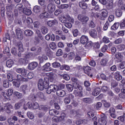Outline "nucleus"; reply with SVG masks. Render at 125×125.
<instances>
[{
    "label": "nucleus",
    "instance_id": "nucleus-11",
    "mask_svg": "<svg viewBox=\"0 0 125 125\" xmlns=\"http://www.w3.org/2000/svg\"><path fill=\"white\" fill-rule=\"evenodd\" d=\"M108 17V12L106 9H103L102 10L101 16L100 17V20H105V18Z\"/></svg>",
    "mask_w": 125,
    "mask_h": 125
},
{
    "label": "nucleus",
    "instance_id": "nucleus-33",
    "mask_svg": "<svg viewBox=\"0 0 125 125\" xmlns=\"http://www.w3.org/2000/svg\"><path fill=\"white\" fill-rule=\"evenodd\" d=\"M100 92H101V89L98 87L95 88L93 91V94H99Z\"/></svg>",
    "mask_w": 125,
    "mask_h": 125
},
{
    "label": "nucleus",
    "instance_id": "nucleus-2",
    "mask_svg": "<svg viewBox=\"0 0 125 125\" xmlns=\"http://www.w3.org/2000/svg\"><path fill=\"white\" fill-rule=\"evenodd\" d=\"M45 85H48V82L46 81V79H44V80L42 79H40L38 83V88L40 90H43Z\"/></svg>",
    "mask_w": 125,
    "mask_h": 125
},
{
    "label": "nucleus",
    "instance_id": "nucleus-38",
    "mask_svg": "<svg viewBox=\"0 0 125 125\" xmlns=\"http://www.w3.org/2000/svg\"><path fill=\"white\" fill-rule=\"evenodd\" d=\"M36 34L37 35L38 37L40 39V40H43V37H42V33H41V31L39 30H36Z\"/></svg>",
    "mask_w": 125,
    "mask_h": 125
},
{
    "label": "nucleus",
    "instance_id": "nucleus-6",
    "mask_svg": "<svg viewBox=\"0 0 125 125\" xmlns=\"http://www.w3.org/2000/svg\"><path fill=\"white\" fill-rule=\"evenodd\" d=\"M4 111H5L6 113H10L11 110H13V106L9 103L6 104L4 106Z\"/></svg>",
    "mask_w": 125,
    "mask_h": 125
},
{
    "label": "nucleus",
    "instance_id": "nucleus-44",
    "mask_svg": "<svg viewBox=\"0 0 125 125\" xmlns=\"http://www.w3.org/2000/svg\"><path fill=\"white\" fill-rule=\"evenodd\" d=\"M103 42L104 43H109L110 42V40H109V38L106 36H104L103 38Z\"/></svg>",
    "mask_w": 125,
    "mask_h": 125
},
{
    "label": "nucleus",
    "instance_id": "nucleus-21",
    "mask_svg": "<svg viewBox=\"0 0 125 125\" xmlns=\"http://www.w3.org/2000/svg\"><path fill=\"white\" fill-rule=\"evenodd\" d=\"M50 116H55V115H59V111L55 109H51L49 111Z\"/></svg>",
    "mask_w": 125,
    "mask_h": 125
},
{
    "label": "nucleus",
    "instance_id": "nucleus-35",
    "mask_svg": "<svg viewBox=\"0 0 125 125\" xmlns=\"http://www.w3.org/2000/svg\"><path fill=\"white\" fill-rule=\"evenodd\" d=\"M117 49L120 51H122L123 50H125V44H121L117 45Z\"/></svg>",
    "mask_w": 125,
    "mask_h": 125
},
{
    "label": "nucleus",
    "instance_id": "nucleus-53",
    "mask_svg": "<svg viewBox=\"0 0 125 125\" xmlns=\"http://www.w3.org/2000/svg\"><path fill=\"white\" fill-rule=\"evenodd\" d=\"M108 27H110V23H109V22L107 21L104 26V31H106V30H108Z\"/></svg>",
    "mask_w": 125,
    "mask_h": 125
},
{
    "label": "nucleus",
    "instance_id": "nucleus-62",
    "mask_svg": "<svg viewBox=\"0 0 125 125\" xmlns=\"http://www.w3.org/2000/svg\"><path fill=\"white\" fill-rule=\"evenodd\" d=\"M72 33L74 37H77L78 35L79 34V30H78L77 29H76L73 31H72Z\"/></svg>",
    "mask_w": 125,
    "mask_h": 125
},
{
    "label": "nucleus",
    "instance_id": "nucleus-31",
    "mask_svg": "<svg viewBox=\"0 0 125 125\" xmlns=\"http://www.w3.org/2000/svg\"><path fill=\"white\" fill-rule=\"evenodd\" d=\"M20 88L21 90L23 93H26V91L27 90V88H28V86L26 84H23L21 86Z\"/></svg>",
    "mask_w": 125,
    "mask_h": 125
},
{
    "label": "nucleus",
    "instance_id": "nucleus-16",
    "mask_svg": "<svg viewBox=\"0 0 125 125\" xmlns=\"http://www.w3.org/2000/svg\"><path fill=\"white\" fill-rule=\"evenodd\" d=\"M107 3L108 4L106 6L107 9L108 10L112 9L113 8V0H108Z\"/></svg>",
    "mask_w": 125,
    "mask_h": 125
},
{
    "label": "nucleus",
    "instance_id": "nucleus-40",
    "mask_svg": "<svg viewBox=\"0 0 125 125\" xmlns=\"http://www.w3.org/2000/svg\"><path fill=\"white\" fill-rule=\"evenodd\" d=\"M14 4H8L6 6V9L8 10L9 11H11L13 8H14Z\"/></svg>",
    "mask_w": 125,
    "mask_h": 125
},
{
    "label": "nucleus",
    "instance_id": "nucleus-9",
    "mask_svg": "<svg viewBox=\"0 0 125 125\" xmlns=\"http://www.w3.org/2000/svg\"><path fill=\"white\" fill-rule=\"evenodd\" d=\"M56 8V6L53 3H50L47 6L48 11L49 13H53L55 11Z\"/></svg>",
    "mask_w": 125,
    "mask_h": 125
},
{
    "label": "nucleus",
    "instance_id": "nucleus-18",
    "mask_svg": "<svg viewBox=\"0 0 125 125\" xmlns=\"http://www.w3.org/2000/svg\"><path fill=\"white\" fill-rule=\"evenodd\" d=\"M38 59L40 62V64L42 63H43L45 60H47L48 58L46 55H43L42 57H39Z\"/></svg>",
    "mask_w": 125,
    "mask_h": 125
},
{
    "label": "nucleus",
    "instance_id": "nucleus-39",
    "mask_svg": "<svg viewBox=\"0 0 125 125\" xmlns=\"http://www.w3.org/2000/svg\"><path fill=\"white\" fill-rule=\"evenodd\" d=\"M107 62H108L107 59H103L101 61V65H102V66H106Z\"/></svg>",
    "mask_w": 125,
    "mask_h": 125
},
{
    "label": "nucleus",
    "instance_id": "nucleus-27",
    "mask_svg": "<svg viewBox=\"0 0 125 125\" xmlns=\"http://www.w3.org/2000/svg\"><path fill=\"white\" fill-rule=\"evenodd\" d=\"M115 15L117 17H121V16L123 15V12L122 11V10L120 9H117L115 10Z\"/></svg>",
    "mask_w": 125,
    "mask_h": 125
},
{
    "label": "nucleus",
    "instance_id": "nucleus-32",
    "mask_svg": "<svg viewBox=\"0 0 125 125\" xmlns=\"http://www.w3.org/2000/svg\"><path fill=\"white\" fill-rule=\"evenodd\" d=\"M19 47V52H23L24 51V48H23V44L21 42H20L18 44Z\"/></svg>",
    "mask_w": 125,
    "mask_h": 125
},
{
    "label": "nucleus",
    "instance_id": "nucleus-64",
    "mask_svg": "<svg viewBox=\"0 0 125 125\" xmlns=\"http://www.w3.org/2000/svg\"><path fill=\"white\" fill-rule=\"evenodd\" d=\"M33 109H37L39 108V104L38 103H33L32 105Z\"/></svg>",
    "mask_w": 125,
    "mask_h": 125
},
{
    "label": "nucleus",
    "instance_id": "nucleus-54",
    "mask_svg": "<svg viewBox=\"0 0 125 125\" xmlns=\"http://www.w3.org/2000/svg\"><path fill=\"white\" fill-rule=\"evenodd\" d=\"M119 67L120 69H125V62H122L119 64Z\"/></svg>",
    "mask_w": 125,
    "mask_h": 125
},
{
    "label": "nucleus",
    "instance_id": "nucleus-5",
    "mask_svg": "<svg viewBox=\"0 0 125 125\" xmlns=\"http://www.w3.org/2000/svg\"><path fill=\"white\" fill-rule=\"evenodd\" d=\"M51 64L49 62H47L43 66V72H50L53 71V69L50 67Z\"/></svg>",
    "mask_w": 125,
    "mask_h": 125
},
{
    "label": "nucleus",
    "instance_id": "nucleus-36",
    "mask_svg": "<svg viewBox=\"0 0 125 125\" xmlns=\"http://www.w3.org/2000/svg\"><path fill=\"white\" fill-rule=\"evenodd\" d=\"M7 123L9 124V125H14V124H15L12 117H10L8 119Z\"/></svg>",
    "mask_w": 125,
    "mask_h": 125
},
{
    "label": "nucleus",
    "instance_id": "nucleus-49",
    "mask_svg": "<svg viewBox=\"0 0 125 125\" xmlns=\"http://www.w3.org/2000/svg\"><path fill=\"white\" fill-rule=\"evenodd\" d=\"M39 110H41L42 111H47V107H46V106L45 105H40Z\"/></svg>",
    "mask_w": 125,
    "mask_h": 125
},
{
    "label": "nucleus",
    "instance_id": "nucleus-41",
    "mask_svg": "<svg viewBox=\"0 0 125 125\" xmlns=\"http://www.w3.org/2000/svg\"><path fill=\"white\" fill-rule=\"evenodd\" d=\"M123 55H122V54L120 52H117L115 54V58L116 59H123Z\"/></svg>",
    "mask_w": 125,
    "mask_h": 125
},
{
    "label": "nucleus",
    "instance_id": "nucleus-8",
    "mask_svg": "<svg viewBox=\"0 0 125 125\" xmlns=\"http://www.w3.org/2000/svg\"><path fill=\"white\" fill-rule=\"evenodd\" d=\"M80 42L82 44H86L88 42V37L85 35H82L80 38Z\"/></svg>",
    "mask_w": 125,
    "mask_h": 125
},
{
    "label": "nucleus",
    "instance_id": "nucleus-10",
    "mask_svg": "<svg viewBox=\"0 0 125 125\" xmlns=\"http://www.w3.org/2000/svg\"><path fill=\"white\" fill-rule=\"evenodd\" d=\"M78 19L79 21H81V22H84L85 23H86V22L89 20L88 17L83 16L82 15H79L78 16Z\"/></svg>",
    "mask_w": 125,
    "mask_h": 125
},
{
    "label": "nucleus",
    "instance_id": "nucleus-46",
    "mask_svg": "<svg viewBox=\"0 0 125 125\" xmlns=\"http://www.w3.org/2000/svg\"><path fill=\"white\" fill-rule=\"evenodd\" d=\"M60 65V63L57 62H56L52 63V66L53 68H59Z\"/></svg>",
    "mask_w": 125,
    "mask_h": 125
},
{
    "label": "nucleus",
    "instance_id": "nucleus-15",
    "mask_svg": "<svg viewBox=\"0 0 125 125\" xmlns=\"http://www.w3.org/2000/svg\"><path fill=\"white\" fill-rule=\"evenodd\" d=\"M89 35L93 39H96L97 38V31L95 29H92L89 31Z\"/></svg>",
    "mask_w": 125,
    "mask_h": 125
},
{
    "label": "nucleus",
    "instance_id": "nucleus-23",
    "mask_svg": "<svg viewBox=\"0 0 125 125\" xmlns=\"http://www.w3.org/2000/svg\"><path fill=\"white\" fill-rule=\"evenodd\" d=\"M17 78L19 81H21V82H28V78H25L20 74L18 75Z\"/></svg>",
    "mask_w": 125,
    "mask_h": 125
},
{
    "label": "nucleus",
    "instance_id": "nucleus-22",
    "mask_svg": "<svg viewBox=\"0 0 125 125\" xmlns=\"http://www.w3.org/2000/svg\"><path fill=\"white\" fill-rule=\"evenodd\" d=\"M24 100H21L20 103L16 104L15 105V109H16V110L20 109V107L22 106V103H24Z\"/></svg>",
    "mask_w": 125,
    "mask_h": 125
},
{
    "label": "nucleus",
    "instance_id": "nucleus-7",
    "mask_svg": "<svg viewBox=\"0 0 125 125\" xmlns=\"http://www.w3.org/2000/svg\"><path fill=\"white\" fill-rule=\"evenodd\" d=\"M99 125H107V117L105 115L102 116L99 119L98 121Z\"/></svg>",
    "mask_w": 125,
    "mask_h": 125
},
{
    "label": "nucleus",
    "instance_id": "nucleus-55",
    "mask_svg": "<svg viewBox=\"0 0 125 125\" xmlns=\"http://www.w3.org/2000/svg\"><path fill=\"white\" fill-rule=\"evenodd\" d=\"M66 86L68 91H72L73 89V86L70 84H66Z\"/></svg>",
    "mask_w": 125,
    "mask_h": 125
},
{
    "label": "nucleus",
    "instance_id": "nucleus-14",
    "mask_svg": "<svg viewBox=\"0 0 125 125\" xmlns=\"http://www.w3.org/2000/svg\"><path fill=\"white\" fill-rule=\"evenodd\" d=\"M114 78L118 82L123 79V76L121 75L120 71H116L114 73Z\"/></svg>",
    "mask_w": 125,
    "mask_h": 125
},
{
    "label": "nucleus",
    "instance_id": "nucleus-28",
    "mask_svg": "<svg viewBox=\"0 0 125 125\" xmlns=\"http://www.w3.org/2000/svg\"><path fill=\"white\" fill-rule=\"evenodd\" d=\"M23 13L26 14V15H31L32 14V11L28 9V8H24L23 9Z\"/></svg>",
    "mask_w": 125,
    "mask_h": 125
},
{
    "label": "nucleus",
    "instance_id": "nucleus-4",
    "mask_svg": "<svg viewBox=\"0 0 125 125\" xmlns=\"http://www.w3.org/2000/svg\"><path fill=\"white\" fill-rule=\"evenodd\" d=\"M22 22L23 24L27 26V27H30V26L33 24V20L31 18H27L26 19V17H23L22 18Z\"/></svg>",
    "mask_w": 125,
    "mask_h": 125
},
{
    "label": "nucleus",
    "instance_id": "nucleus-26",
    "mask_svg": "<svg viewBox=\"0 0 125 125\" xmlns=\"http://www.w3.org/2000/svg\"><path fill=\"white\" fill-rule=\"evenodd\" d=\"M24 34L26 37H30L31 36H33V34H34V32L32 31L31 30H26L24 31Z\"/></svg>",
    "mask_w": 125,
    "mask_h": 125
},
{
    "label": "nucleus",
    "instance_id": "nucleus-3",
    "mask_svg": "<svg viewBox=\"0 0 125 125\" xmlns=\"http://www.w3.org/2000/svg\"><path fill=\"white\" fill-rule=\"evenodd\" d=\"M72 81L73 82V86L75 88H78L80 91V94H82V90H83V87L79 84V81L78 79L75 78H72Z\"/></svg>",
    "mask_w": 125,
    "mask_h": 125
},
{
    "label": "nucleus",
    "instance_id": "nucleus-58",
    "mask_svg": "<svg viewBox=\"0 0 125 125\" xmlns=\"http://www.w3.org/2000/svg\"><path fill=\"white\" fill-rule=\"evenodd\" d=\"M22 76H23V77H26V76H27V70H26V69L22 68V70L21 71V73Z\"/></svg>",
    "mask_w": 125,
    "mask_h": 125
},
{
    "label": "nucleus",
    "instance_id": "nucleus-45",
    "mask_svg": "<svg viewBox=\"0 0 125 125\" xmlns=\"http://www.w3.org/2000/svg\"><path fill=\"white\" fill-rule=\"evenodd\" d=\"M90 70H91V69L89 66H86L83 69L84 72L85 73V74H86L89 73V72H90Z\"/></svg>",
    "mask_w": 125,
    "mask_h": 125
},
{
    "label": "nucleus",
    "instance_id": "nucleus-50",
    "mask_svg": "<svg viewBox=\"0 0 125 125\" xmlns=\"http://www.w3.org/2000/svg\"><path fill=\"white\" fill-rule=\"evenodd\" d=\"M49 46L51 49H55L56 48V44L54 42H52L50 43Z\"/></svg>",
    "mask_w": 125,
    "mask_h": 125
},
{
    "label": "nucleus",
    "instance_id": "nucleus-1",
    "mask_svg": "<svg viewBox=\"0 0 125 125\" xmlns=\"http://www.w3.org/2000/svg\"><path fill=\"white\" fill-rule=\"evenodd\" d=\"M46 92L47 94H50L51 92H56V94H66V92L63 90H58V86L56 84L50 85Z\"/></svg>",
    "mask_w": 125,
    "mask_h": 125
},
{
    "label": "nucleus",
    "instance_id": "nucleus-19",
    "mask_svg": "<svg viewBox=\"0 0 125 125\" xmlns=\"http://www.w3.org/2000/svg\"><path fill=\"white\" fill-rule=\"evenodd\" d=\"M56 23H57V21H56V20H54L52 21H48L47 22V24L49 27H52L53 26H54Z\"/></svg>",
    "mask_w": 125,
    "mask_h": 125
},
{
    "label": "nucleus",
    "instance_id": "nucleus-43",
    "mask_svg": "<svg viewBox=\"0 0 125 125\" xmlns=\"http://www.w3.org/2000/svg\"><path fill=\"white\" fill-rule=\"evenodd\" d=\"M69 7V5L67 4H63L61 5L60 6L58 7V8L60 9H67Z\"/></svg>",
    "mask_w": 125,
    "mask_h": 125
},
{
    "label": "nucleus",
    "instance_id": "nucleus-30",
    "mask_svg": "<svg viewBox=\"0 0 125 125\" xmlns=\"http://www.w3.org/2000/svg\"><path fill=\"white\" fill-rule=\"evenodd\" d=\"M16 9H17V11H22L23 9V5L22 4H18L16 6Z\"/></svg>",
    "mask_w": 125,
    "mask_h": 125
},
{
    "label": "nucleus",
    "instance_id": "nucleus-52",
    "mask_svg": "<svg viewBox=\"0 0 125 125\" xmlns=\"http://www.w3.org/2000/svg\"><path fill=\"white\" fill-rule=\"evenodd\" d=\"M7 77L9 82H12L13 81V77L12 76V74L10 73H8L7 75Z\"/></svg>",
    "mask_w": 125,
    "mask_h": 125
},
{
    "label": "nucleus",
    "instance_id": "nucleus-63",
    "mask_svg": "<svg viewBox=\"0 0 125 125\" xmlns=\"http://www.w3.org/2000/svg\"><path fill=\"white\" fill-rule=\"evenodd\" d=\"M66 124L68 125H73V124H74V125H75V122L73 121L71 119H68L66 122Z\"/></svg>",
    "mask_w": 125,
    "mask_h": 125
},
{
    "label": "nucleus",
    "instance_id": "nucleus-48",
    "mask_svg": "<svg viewBox=\"0 0 125 125\" xmlns=\"http://www.w3.org/2000/svg\"><path fill=\"white\" fill-rule=\"evenodd\" d=\"M59 77H63V79L65 80V81H69L70 80V76L68 74H64L63 75H59Z\"/></svg>",
    "mask_w": 125,
    "mask_h": 125
},
{
    "label": "nucleus",
    "instance_id": "nucleus-34",
    "mask_svg": "<svg viewBox=\"0 0 125 125\" xmlns=\"http://www.w3.org/2000/svg\"><path fill=\"white\" fill-rule=\"evenodd\" d=\"M120 26V23L119 22H116L112 26H111V29L112 30H117V29H118V28H119Z\"/></svg>",
    "mask_w": 125,
    "mask_h": 125
},
{
    "label": "nucleus",
    "instance_id": "nucleus-25",
    "mask_svg": "<svg viewBox=\"0 0 125 125\" xmlns=\"http://www.w3.org/2000/svg\"><path fill=\"white\" fill-rule=\"evenodd\" d=\"M41 30L43 35H45L48 32V28L45 26H42L41 28Z\"/></svg>",
    "mask_w": 125,
    "mask_h": 125
},
{
    "label": "nucleus",
    "instance_id": "nucleus-56",
    "mask_svg": "<svg viewBox=\"0 0 125 125\" xmlns=\"http://www.w3.org/2000/svg\"><path fill=\"white\" fill-rule=\"evenodd\" d=\"M34 76L35 75H34V73H33L32 72H30L27 74V78L29 80H31V79H33V77H34Z\"/></svg>",
    "mask_w": 125,
    "mask_h": 125
},
{
    "label": "nucleus",
    "instance_id": "nucleus-12",
    "mask_svg": "<svg viewBox=\"0 0 125 125\" xmlns=\"http://www.w3.org/2000/svg\"><path fill=\"white\" fill-rule=\"evenodd\" d=\"M37 67H38V62H32L28 65V68L30 71L34 70V69H36Z\"/></svg>",
    "mask_w": 125,
    "mask_h": 125
},
{
    "label": "nucleus",
    "instance_id": "nucleus-24",
    "mask_svg": "<svg viewBox=\"0 0 125 125\" xmlns=\"http://www.w3.org/2000/svg\"><path fill=\"white\" fill-rule=\"evenodd\" d=\"M79 6L82 9H86L87 8V4L84 2H80Z\"/></svg>",
    "mask_w": 125,
    "mask_h": 125
},
{
    "label": "nucleus",
    "instance_id": "nucleus-61",
    "mask_svg": "<svg viewBox=\"0 0 125 125\" xmlns=\"http://www.w3.org/2000/svg\"><path fill=\"white\" fill-rule=\"evenodd\" d=\"M11 53L14 55H16V54H17V49L13 47L11 50Z\"/></svg>",
    "mask_w": 125,
    "mask_h": 125
},
{
    "label": "nucleus",
    "instance_id": "nucleus-51",
    "mask_svg": "<svg viewBox=\"0 0 125 125\" xmlns=\"http://www.w3.org/2000/svg\"><path fill=\"white\" fill-rule=\"evenodd\" d=\"M22 2L24 4V6L26 8H29V6H30V3H29V1H27V0H22Z\"/></svg>",
    "mask_w": 125,
    "mask_h": 125
},
{
    "label": "nucleus",
    "instance_id": "nucleus-42",
    "mask_svg": "<svg viewBox=\"0 0 125 125\" xmlns=\"http://www.w3.org/2000/svg\"><path fill=\"white\" fill-rule=\"evenodd\" d=\"M33 11L35 12V13H39V12L41 11V7L39 6H34Z\"/></svg>",
    "mask_w": 125,
    "mask_h": 125
},
{
    "label": "nucleus",
    "instance_id": "nucleus-13",
    "mask_svg": "<svg viewBox=\"0 0 125 125\" xmlns=\"http://www.w3.org/2000/svg\"><path fill=\"white\" fill-rule=\"evenodd\" d=\"M16 34L18 39H20V40H22V39H23V32H22L21 29L18 28L16 30Z\"/></svg>",
    "mask_w": 125,
    "mask_h": 125
},
{
    "label": "nucleus",
    "instance_id": "nucleus-17",
    "mask_svg": "<svg viewBox=\"0 0 125 125\" xmlns=\"http://www.w3.org/2000/svg\"><path fill=\"white\" fill-rule=\"evenodd\" d=\"M35 56H36L35 53L33 52H29L26 55L25 58L26 59H33V58H35Z\"/></svg>",
    "mask_w": 125,
    "mask_h": 125
},
{
    "label": "nucleus",
    "instance_id": "nucleus-20",
    "mask_svg": "<svg viewBox=\"0 0 125 125\" xmlns=\"http://www.w3.org/2000/svg\"><path fill=\"white\" fill-rule=\"evenodd\" d=\"M13 64H14L13 60L10 59L7 61L6 65L8 68H11Z\"/></svg>",
    "mask_w": 125,
    "mask_h": 125
},
{
    "label": "nucleus",
    "instance_id": "nucleus-60",
    "mask_svg": "<svg viewBox=\"0 0 125 125\" xmlns=\"http://www.w3.org/2000/svg\"><path fill=\"white\" fill-rule=\"evenodd\" d=\"M101 107H102V103H101V102H98L96 105V109L97 110H98L100 109Z\"/></svg>",
    "mask_w": 125,
    "mask_h": 125
},
{
    "label": "nucleus",
    "instance_id": "nucleus-29",
    "mask_svg": "<svg viewBox=\"0 0 125 125\" xmlns=\"http://www.w3.org/2000/svg\"><path fill=\"white\" fill-rule=\"evenodd\" d=\"M12 83L13 85H14V86H16V87H19V86H20L21 82L17 80H14Z\"/></svg>",
    "mask_w": 125,
    "mask_h": 125
},
{
    "label": "nucleus",
    "instance_id": "nucleus-57",
    "mask_svg": "<svg viewBox=\"0 0 125 125\" xmlns=\"http://www.w3.org/2000/svg\"><path fill=\"white\" fill-rule=\"evenodd\" d=\"M122 42H123V40L121 38L118 39L114 41L115 44H120V43H122Z\"/></svg>",
    "mask_w": 125,
    "mask_h": 125
},
{
    "label": "nucleus",
    "instance_id": "nucleus-59",
    "mask_svg": "<svg viewBox=\"0 0 125 125\" xmlns=\"http://www.w3.org/2000/svg\"><path fill=\"white\" fill-rule=\"evenodd\" d=\"M83 101L85 103H91V99L90 98H85L83 99Z\"/></svg>",
    "mask_w": 125,
    "mask_h": 125
},
{
    "label": "nucleus",
    "instance_id": "nucleus-47",
    "mask_svg": "<svg viewBox=\"0 0 125 125\" xmlns=\"http://www.w3.org/2000/svg\"><path fill=\"white\" fill-rule=\"evenodd\" d=\"M63 54V51H62V49H59L57 52H56V56H62V55Z\"/></svg>",
    "mask_w": 125,
    "mask_h": 125
},
{
    "label": "nucleus",
    "instance_id": "nucleus-37",
    "mask_svg": "<svg viewBox=\"0 0 125 125\" xmlns=\"http://www.w3.org/2000/svg\"><path fill=\"white\" fill-rule=\"evenodd\" d=\"M65 117H66V114H65V113H62L61 115L58 117L59 122H62V121H63Z\"/></svg>",
    "mask_w": 125,
    "mask_h": 125
}]
</instances>
